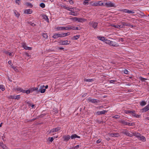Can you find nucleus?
I'll use <instances>...</instances> for the list:
<instances>
[{"label":"nucleus","mask_w":149,"mask_h":149,"mask_svg":"<svg viewBox=\"0 0 149 149\" xmlns=\"http://www.w3.org/2000/svg\"><path fill=\"white\" fill-rule=\"evenodd\" d=\"M89 24L91 26L94 28L95 29H97V28L98 23L95 22H91L89 23Z\"/></svg>","instance_id":"obj_1"},{"label":"nucleus","mask_w":149,"mask_h":149,"mask_svg":"<svg viewBox=\"0 0 149 149\" xmlns=\"http://www.w3.org/2000/svg\"><path fill=\"white\" fill-rule=\"evenodd\" d=\"M105 6L109 7H116V6H114V4L110 1H106L105 3Z\"/></svg>","instance_id":"obj_2"},{"label":"nucleus","mask_w":149,"mask_h":149,"mask_svg":"<svg viewBox=\"0 0 149 149\" xmlns=\"http://www.w3.org/2000/svg\"><path fill=\"white\" fill-rule=\"evenodd\" d=\"M64 37L63 33L59 34L56 33L52 36V38L54 39H57L58 38H62Z\"/></svg>","instance_id":"obj_3"},{"label":"nucleus","mask_w":149,"mask_h":149,"mask_svg":"<svg viewBox=\"0 0 149 149\" xmlns=\"http://www.w3.org/2000/svg\"><path fill=\"white\" fill-rule=\"evenodd\" d=\"M88 101L95 104L97 103L100 102L99 100L96 99H92L91 97H89L88 99Z\"/></svg>","instance_id":"obj_4"},{"label":"nucleus","mask_w":149,"mask_h":149,"mask_svg":"<svg viewBox=\"0 0 149 149\" xmlns=\"http://www.w3.org/2000/svg\"><path fill=\"white\" fill-rule=\"evenodd\" d=\"M59 43L60 45H67L69 44L70 43V42L68 40H61Z\"/></svg>","instance_id":"obj_5"},{"label":"nucleus","mask_w":149,"mask_h":149,"mask_svg":"<svg viewBox=\"0 0 149 149\" xmlns=\"http://www.w3.org/2000/svg\"><path fill=\"white\" fill-rule=\"evenodd\" d=\"M64 141H68L70 139V136L69 135H64L62 137Z\"/></svg>","instance_id":"obj_6"},{"label":"nucleus","mask_w":149,"mask_h":149,"mask_svg":"<svg viewBox=\"0 0 149 149\" xmlns=\"http://www.w3.org/2000/svg\"><path fill=\"white\" fill-rule=\"evenodd\" d=\"M45 87V86L44 85L40 87V88L39 90L38 91L39 92H40L41 93H44L45 92L46 89L44 88Z\"/></svg>","instance_id":"obj_7"},{"label":"nucleus","mask_w":149,"mask_h":149,"mask_svg":"<svg viewBox=\"0 0 149 149\" xmlns=\"http://www.w3.org/2000/svg\"><path fill=\"white\" fill-rule=\"evenodd\" d=\"M122 11L127 13H128L134 14L135 12L133 11L129 10L127 9H124L122 10Z\"/></svg>","instance_id":"obj_8"},{"label":"nucleus","mask_w":149,"mask_h":149,"mask_svg":"<svg viewBox=\"0 0 149 149\" xmlns=\"http://www.w3.org/2000/svg\"><path fill=\"white\" fill-rule=\"evenodd\" d=\"M22 46V47L24 48V49H25L31 50L32 49V48L31 47L27 46L25 43H23Z\"/></svg>","instance_id":"obj_9"},{"label":"nucleus","mask_w":149,"mask_h":149,"mask_svg":"<svg viewBox=\"0 0 149 149\" xmlns=\"http://www.w3.org/2000/svg\"><path fill=\"white\" fill-rule=\"evenodd\" d=\"M107 111L105 110H103L101 111H98L96 112V114L98 115H99L101 114H104L106 113H107Z\"/></svg>","instance_id":"obj_10"},{"label":"nucleus","mask_w":149,"mask_h":149,"mask_svg":"<svg viewBox=\"0 0 149 149\" xmlns=\"http://www.w3.org/2000/svg\"><path fill=\"white\" fill-rule=\"evenodd\" d=\"M60 128L59 127H58L56 128H53L52 130H51L50 131V133L51 132H56L58 130H60Z\"/></svg>","instance_id":"obj_11"},{"label":"nucleus","mask_w":149,"mask_h":149,"mask_svg":"<svg viewBox=\"0 0 149 149\" xmlns=\"http://www.w3.org/2000/svg\"><path fill=\"white\" fill-rule=\"evenodd\" d=\"M121 24H122L121 25L123 26V28H124V26H131V24L129 23H126V22H121Z\"/></svg>","instance_id":"obj_12"},{"label":"nucleus","mask_w":149,"mask_h":149,"mask_svg":"<svg viewBox=\"0 0 149 149\" xmlns=\"http://www.w3.org/2000/svg\"><path fill=\"white\" fill-rule=\"evenodd\" d=\"M109 45L114 47L117 46L118 45L117 43L111 41Z\"/></svg>","instance_id":"obj_13"},{"label":"nucleus","mask_w":149,"mask_h":149,"mask_svg":"<svg viewBox=\"0 0 149 149\" xmlns=\"http://www.w3.org/2000/svg\"><path fill=\"white\" fill-rule=\"evenodd\" d=\"M70 136V138L71 139H75L76 138H80V136H78L76 134H73L72 135Z\"/></svg>","instance_id":"obj_14"},{"label":"nucleus","mask_w":149,"mask_h":149,"mask_svg":"<svg viewBox=\"0 0 149 149\" xmlns=\"http://www.w3.org/2000/svg\"><path fill=\"white\" fill-rule=\"evenodd\" d=\"M139 139L145 142L146 141V138L143 136L141 135L138 138Z\"/></svg>","instance_id":"obj_15"},{"label":"nucleus","mask_w":149,"mask_h":149,"mask_svg":"<svg viewBox=\"0 0 149 149\" xmlns=\"http://www.w3.org/2000/svg\"><path fill=\"white\" fill-rule=\"evenodd\" d=\"M149 110V105H147L142 109L143 112H146Z\"/></svg>","instance_id":"obj_16"},{"label":"nucleus","mask_w":149,"mask_h":149,"mask_svg":"<svg viewBox=\"0 0 149 149\" xmlns=\"http://www.w3.org/2000/svg\"><path fill=\"white\" fill-rule=\"evenodd\" d=\"M112 26L114 27L115 28H117L118 29H120L123 28V26H122L121 25H111Z\"/></svg>","instance_id":"obj_17"},{"label":"nucleus","mask_w":149,"mask_h":149,"mask_svg":"<svg viewBox=\"0 0 149 149\" xmlns=\"http://www.w3.org/2000/svg\"><path fill=\"white\" fill-rule=\"evenodd\" d=\"M97 38L99 40L105 42L106 39L104 37L98 36Z\"/></svg>","instance_id":"obj_18"},{"label":"nucleus","mask_w":149,"mask_h":149,"mask_svg":"<svg viewBox=\"0 0 149 149\" xmlns=\"http://www.w3.org/2000/svg\"><path fill=\"white\" fill-rule=\"evenodd\" d=\"M86 20L85 19L83 18H78L77 22H83Z\"/></svg>","instance_id":"obj_19"},{"label":"nucleus","mask_w":149,"mask_h":149,"mask_svg":"<svg viewBox=\"0 0 149 149\" xmlns=\"http://www.w3.org/2000/svg\"><path fill=\"white\" fill-rule=\"evenodd\" d=\"M32 13V10L31 9H28L24 11V13H25L27 14H30Z\"/></svg>","instance_id":"obj_20"},{"label":"nucleus","mask_w":149,"mask_h":149,"mask_svg":"<svg viewBox=\"0 0 149 149\" xmlns=\"http://www.w3.org/2000/svg\"><path fill=\"white\" fill-rule=\"evenodd\" d=\"M0 146L3 149H7V147L2 143L0 142Z\"/></svg>","instance_id":"obj_21"},{"label":"nucleus","mask_w":149,"mask_h":149,"mask_svg":"<svg viewBox=\"0 0 149 149\" xmlns=\"http://www.w3.org/2000/svg\"><path fill=\"white\" fill-rule=\"evenodd\" d=\"M105 1H104V2H102V1H100L98 2V5H99V6H101L103 5L105 6Z\"/></svg>","instance_id":"obj_22"},{"label":"nucleus","mask_w":149,"mask_h":149,"mask_svg":"<svg viewBox=\"0 0 149 149\" xmlns=\"http://www.w3.org/2000/svg\"><path fill=\"white\" fill-rule=\"evenodd\" d=\"M125 113H126V114L127 113H132L133 114V113H134L135 112V111H130V110H128L126 111L125 112Z\"/></svg>","instance_id":"obj_23"},{"label":"nucleus","mask_w":149,"mask_h":149,"mask_svg":"<svg viewBox=\"0 0 149 149\" xmlns=\"http://www.w3.org/2000/svg\"><path fill=\"white\" fill-rule=\"evenodd\" d=\"M90 0H85L83 3V4L85 5H87L89 3L88 2Z\"/></svg>","instance_id":"obj_24"},{"label":"nucleus","mask_w":149,"mask_h":149,"mask_svg":"<svg viewBox=\"0 0 149 149\" xmlns=\"http://www.w3.org/2000/svg\"><path fill=\"white\" fill-rule=\"evenodd\" d=\"M43 18L47 21L48 22H49V19L47 17V16L46 15H44L43 16Z\"/></svg>","instance_id":"obj_25"},{"label":"nucleus","mask_w":149,"mask_h":149,"mask_svg":"<svg viewBox=\"0 0 149 149\" xmlns=\"http://www.w3.org/2000/svg\"><path fill=\"white\" fill-rule=\"evenodd\" d=\"M140 79L142 81H144L145 82H146V80H148V79H147L143 78L141 77H140Z\"/></svg>","instance_id":"obj_26"},{"label":"nucleus","mask_w":149,"mask_h":149,"mask_svg":"<svg viewBox=\"0 0 149 149\" xmlns=\"http://www.w3.org/2000/svg\"><path fill=\"white\" fill-rule=\"evenodd\" d=\"M141 134L139 132H136V134H135V136L137 138H138L139 137H140L141 136Z\"/></svg>","instance_id":"obj_27"},{"label":"nucleus","mask_w":149,"mask_h":149,"mask_svg":"<svg viewBox=\"0 0 149 149\" xmlns=\"http://www.w3.org/2000/svg\"><path fill=\"white\" fill-rule=\"evenodd\" d=\"M42 36L45 39H47L48 37V36L47 34L45 33H43L42 34Z\"/></svg>","instance_id":"obj_28"},{"label":"nucleus","mask_w":149,"mask_h":149,"mask_svg":"<svg viewBox=\"0 0 149 149\" xmlns=\"http://www.w3.org/2000/svg\"><path fill=\"white\" fill-rule=\"evenodd\" d=\"M54 138H55V137H54V138L53 137H49L48 138V140L50 142H52L53 141Z\"/></svg>","instance_id":"obj_29"},{"label":"nucleus","mask_w":149,"mask_h":149,"mask_svg":"<svg viewBox=\"0 0 149 149\" xmlns=\"http://www.w3.org/2000/svg\"><path fill=\"white\" fill-rule=\"evenodd\" d=\"M132 116L136 118H139L141 116V115H136V114L135 113V112L134 113H133V114H132Z\"/></svg>","instance_id":"obj_30"},{"label":"nucleus","mask_w":149,"mask_h":149,"mask_svg":"<svg viewBox=\"0 0 149 149\" xmlns=\"http://www.w3.org/2000/svg\"><path fill=\"white\" fill-rule=\"evenodd\" d=\"M64 8L65 9L67 10H68L69 11H72V10L71 9H73V8H70V7H66V6H64Z\"/></svg>","instance_id":"obj_31"},{"label":"nucleus","mask_w":149,"mask_h":149,"mask_svg":"<svg viewBox=\"0 0 149 149\" xmlns=\"http://www.w3.org/2000/svg\"><path fill=\"white\" fill-rule=\"evenodd\" d=\"M146 104V103L144 101H142L141 102L140 104L141 106H143Z\"/></svg>","instance_id":"obj_32"},{"label":"nucleus","mask_w":149,"mask_h":149,"mask_svg":"<svg viewBox=\"0 0 149 149\" xmlns=\"http://www.w3.org/2000/svg\"><path fill=\"white\" fill-rule=\"evenodd\" d=\"M58 31H60L63 30V27H57L56 28Z\"/></svg>","instance_id":"obj_33"},{"label":"nucleus","mask_w":149,"mask_h":149,"mask_svg":"<svg viewBox=\"0 0 149 149\" xmlns=\"http://www.w3.org/2000/svg\"><path fill=\"white\" fill-rule=\"evenodd\" d=\"M84 81L87 82H91L93 81V79H84Z\"/></svg>","instance_id":"obj_34"},{"label":"nucleus","mask_w":149,"mask_h":149,"mask_svg":"<svg viewBox=\"0 0 149 149\" xmlns=\"http://www.w3.org/2000/svg\"><path fill=\"white\" fill-rule=\"evenodd\" d=\"M120 122L122 124H124L125 125H127V122H126L125 120H123L121 121Z\"/></svg>","instance_id":"obj_35"},{"label":"nucleus","mask_w":149,"mask_h":149,"mask_svg":"<svg viewBox=\"0 0 149 149\" xmlns=\"http://www.w3.org/2000/svg\"><path fill=\"white\" fill-rule=\"evenodd\" d=\"M111 41H110L109 40H108L107 39H105V42L106 43V44H107L109 45L110 43V42H111Z\"/></svg>","instance_id":"obj_36"},{"label":"nucleus","mask_w":149,"mask_h":149,"mask_svg":"<svg viewBox=\"0 0 149 149\" xmlns=\"http://www.w3.org/2000/svg\"><path fill=\"white\" fill-rule=\"evenodd\" d=\"M128 133L127 130H124L122 132L123 134H125L126 135H127V134Z\"/></svg>","instance_id":"obj_37"},{"label":"nucleus","mask_w":149,"mask_h":149,"mask_svg":"<svg viewBox=\"0 0 149 149\" xmlns=\"http://www.w3.org/2000/svg\"><path fill=\"white\" fill-rule=\"evenodd\" d=\"M112 134L113 135L112 136L118 137L119 136V134L118 133H112Z\"/></svg>","instance_id":"obj_38"},{"label":"nucleus","mask_w":149,"mask_h":149,"mask_svg":"<svg viewBox=\"0 0 149 149\" xmlns=\"http://www.w3.org/2000/svg\"><path fill=\"white\" fill-rule=\"evenodd\" d=\"M79 35H76L73 36V38H74L73 39L74 40H77L78 38H79Z\"/></svg>","instance_id":"obj_39"},{"label":"nucleus","mask_w":149,"mask_h":149,"mask_svg":"<svg viewBox=\"0 0 149 149\" xmlns=\"http://www.w3.org/2000/svg\"><path fill=\"white\" fill-rule=\"evenodd\" d=\"M12 68L14 69V70L16 72H18V70L16 67L14 66H12Z\"/></svg>","instance_id":"obj_40"},{"label":"nucleus","mask_w":149,"mask_h":149,"mask_svg":"<svg viewBox=\"0 0 149 149\" xmlns=\"http://www.w3.org/2000/svg\"><path fill=\"white\" fill-rule=\"evenodd\" d=\"M70 19H72L74 21L77 22L78 17H74V18H71Z\"/></svg>","instance_id":"obj_41"},{"label":"nucleus","mask_w":149,"mask_h":149,"mask_svg":"<svg viewBox=\"0 0 149 149\" xmlns=\"http://www.w3.org/2000/svg\"><path fill=\"white\" fill-rule=\"evenodd\" d=\"M29 23L31 25L33 26H36L35 24L33 22H29Z\"/></svg>","instance_id":"obj_42"},{"label":"nucleus","mask_w":149,"mask_h":149,"mask_svg":"<svg viewBox=\"0 0 149 149\" xmlns=\"http://www.w3.org/2000/svg\"><path fill=\"white\" fill-rule=\"evenodd\" d=\"M113 118L115 119L119 118H120V116L118 115H116L113 116Z\"/></svg>","instance_id":"obj_43"},{"label":"nucleus","mask_w":149,"mask_h":149,"mask_svg":"<svg viewBox=\"0 0 149 149\" xmlns=\"http://www.w3.org/2000/svg\"><path fill=\"white\" fill-rule=\"evenodd\" d=\"M75 13L74 12H72V11H71V12L69 13V14L70 15H71L74 16H76V15H75Z\"/></svg>","instance_id":"obj_44"},{"label":"nucleus","mask_w":149,"mask_h":149,"mask_svg":"<svg viewBox=\"0 0 149 149\" xmlns=\"http://www.w3.org/2000/svg\"><path fill=\"white\" fill-rule=\"evenodd\" d=\"M26 5L28 6H30L31 8L33 6V5H32V4L31 3L29 2L26 3Z\"/></svg>","instance_id":"obj_45"},{"label":"nucleus","mask_w":149,"mask_h":149,"mask_svg":"<svg viewBox=\"0 0 149 149\" xmlns=\"http://www.w3.org/2000/svg\"><path fill=\"white\" fill-rule=\"evenodd\" d=\"M16 16L17 17H18L19 15V14L16 11H15L14 12Z\"/></svg>","instance_id":"obj_46"},{"label":"nucleus","mask_w":149,"mask_h":149,"mask_svg":"<svg viewBox=\"0 0 149 149\" xmlns=\"http://www.w3.org/2000/svg\"><path fill=\"white\" fill-rule=\"evenodd\" d=\"M0 89H1L2 91H3L5 90L4 87L2 85H0Z\"/></svg>","instance_id":"obj_47"},{"label":"nucleus","mask_w":149,"mask_h":149,"mask_svg":"<svg viewBox=\"0 0 149 149\" xmlns=\"http://www.w3.org/2000/svg\"><path fill=\"white\" fill-rule=\"evenodd\" d=\"M40 6L42 8H44L45 7V4L43 3H41L40 4Z\"/></svg>","instance_id":"obj_48"},{"label":"nucleus","mask_w":149,"mask_h":149,"mask_svg":"<svg viewBox=\"0 0 149 149\" xmlns=\"http://www.w3.org/2000/svg\"><path fill=\"white\" fill-rule=\"evenodd\" d=\"M64 37H65L66 36H68L70 35V32H68L66 33H63Z\"/></svg>","instance_id":"obj_49"},{"label":"nucleus","mask_w":149,"mask_h":149,"mask_svg":"<svg viewBox=\"0 0 149 149\" xmlns=\"http://www.w3.org/2000/svg\"><path fill=\"white\" fill-rule=\"evenodd\" d=\"M68 30H70V29H72L73 30V29L74 28V26H68Z\"/></svg>","instance_id":"obj_50"},{"label":"nucleus","mask_w":149,"mask_h":149,"mask_svg":"<svg viewBox=\"0 0 149 149\" xmlns=\"http://www.w3.org/2000/svg\"><path fill=\"white\" fill-rule=\"evenodd\" d=\"M5 53L6 54H8L10 56H12V53H10L9 52L7 51H6L5 52Z\"/></svg>","instance_id":"obj_51"},{"label":"nucleus","mask_w":149,"mask_h":149,"mask_svg":"<svg viewBox=\"0 0 149 149\" xmlns=\"http://www.w3.org/2000/svg\"><path fill=\"white\" fill-rule=\"evenodd\" d=\"M22 88H17V90L18 91H20V92H21L22 91Z\"/></svg>","instance_id":"obj_52"},{"label":"nucleus","mask_w":149,"mask_h":149,"mask_svg":"<svg viewBox=\"0 0 149 149\" xmlns=\"http://www.w3.org/2000/svg\"><path fill=\"white\" fill-rule=\"evenodd\" d=\"M20 98V96L19 95H17L15 96V99L19 100Z\"/></svg>","instance_id":"obj_53"},{"label":"nucleus","mask_w":149,"mask_h":149,"mask_svg":"<svg viewBox=\"0 0 149 149\" xmlns=\"http://www.w3.org/2000/svg\"><path fill=\"white\" fill-rule=\"evenodd\" d=\"M15 95H11L9 98L10 99H15Z\"/></svg>","instance_id":"obj_54"},{"label":"nucleus","mask_w":149,"mask_h":149,"mask_svg":"<svg viewBox=\"0 0 149 149\" xmlns=\"http://www.w3.org/2000/svg\"><path fill=\"white\" fill-rule=\"evenodd\" d=\"M38 90V88H33L31 89L32 91H37Z\"/></svg>","instance_id":"obj_55"},{"label":"nucleus","mask_w":149,"mask_h":149,"mask_svg":"<svg viewBox=\"0 0 149 149\" xmlns=\"http://www.w3.org/2000/svg\"><path fill=\"white\" fill-rule=\"evenodd\" d=\"M25 93H26L27 94H28L30 93V91L29 90H26Z\"/></svg>","instance_id":"obj_56"},{"label":"nucleus","mask_w":149,"mask_h":149,"mask_svg":"<svg viewBox=\"0 0 149 149\" xmlns=\"http://www.w3.org/2000/svg\"><path fill=\"white\" fill-rule=\"evenodd\" d=\"M80 146L79 145H78L76 146L73 147L74 148V149H77V148H79Z\"/></svg>","instance_id":"obj_57"},{"label":"nucleus","mask_w":149,"mask_h":149,"mask_svg":"<svg viewBox=\"0 0 149 149\" xmlns=\"http://www.w3.org/2000/svg\"><path fill=\"white\" fill-rule=\"evenodd\" d=\"M116 81V80H111L110 81V83H114Z\"/></svg>","instance_id":"obj_58"},{"label":"nucleus","mask_w":149,"mask_h":149,"mask_svg":"<svg viewBox=\"0 0 149 149\" xmlns=\"http://www.w3.org/2000/svg\"><path fill=\"white\" fill-rule=\"evenodd\" d=\"M127 136H128L130 137H132V135H131V134L130 133L128 132L127 133Z\"/></svg>","instance_id":"obj_59"},{"label":"nucleus","mask_w":149,"mask_h":149,"mask_svg":"<svg viewBox=\"0 0 149 149\" xmlns=\"http://www.w3.org/2000/svg\"><path fill=\"white\" fill-rule=\"evenodd\" d=\"M133 123H130L127 122V125L129 126H132L133 125Z\"/></svg>","instance_id":"obj_60"},{"label":"nucleus","mask_w":149,"mask_h":149,"mask_svg":"<svg viewBox=\"0 0 149 149\" xmlns=\"http://www.w3.org/2000/svg\"><path fill=\"white\" fill-rule=\"evenodd\" d=\"M15 2L18 5H19L20 3V1L19 0H17L15 1Z\"/></svg>","instance_id":"obj_61"},{"label":"nucleus","mask_w":149,"mask_h":149,"mask_svg":"<svg viewBox=\"0 0 149 149\" xmlns=\"http://www.w3.org/2000/svg\"><path fill=\"white\" fill-rule=\"evenodd\" d=\"M79 29H79L78 27H75L74 26V28L73 29V30H79Z\"/></svg>","instance_id":"obj_62"},{"label":"nucleus","mask_w":149,"mask_h":149,"mask_svg":"<svg viewBox=\"0 0 149 149\" xmlns=\"http://www.w3.org/2000/svg\"><path fill=\"white\" fill-rule=\"evenodd\" d=\"M124 72L125 74H128V71L127 70H124Z\"/></svg>","instance_id":"obj_63"},{"label":"nucleus","mask_w":149,"mask_h":149,"mask_svg":"<svg viewBox=\"0 0 149 149\" xmlns=\"http://www.w3.org/2000/svg\"><path fill=\"white\" fill-rule=\"evenodd\" d=\"M101 142V140L100 139H98V140H97V143H100Z\"/></svg>","instance_id":"obj_64"}]
</instances>
